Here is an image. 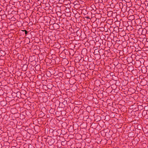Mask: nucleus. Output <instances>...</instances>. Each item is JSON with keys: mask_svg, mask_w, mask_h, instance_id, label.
Segmentation results:
<instances>
[{"mask_svg": "<svg viewBox=\"0 0 148 148\" xmlns=\"http://www.w3.org/2000/svg\"><path fill=\"white\" fill-rule=\"evenodd\" d=\"M24 31H25V34H27V33L28 32H27V31H26V30H25Z\"/></svg>", "mask_w": 148, "mask_h": 148, "instance_id": "f257e3e1", "label": "nucleus"}]
</instances>
